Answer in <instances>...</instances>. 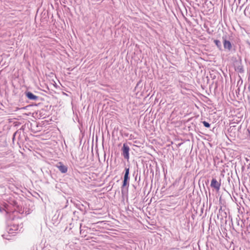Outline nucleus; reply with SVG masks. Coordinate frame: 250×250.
<instances>
[{
  "instance_id": "423d86ee",
  "label": "nucleus",
  "mask_w": 250,
  "mask_h": 250,
  "mask_svg": "<svg viewBox=\"0 0 250 250\" xmlns=\"http://www.w3.org/2000/svg\"><path fill=\"white\" fill-rule=\"evenodd\" d=\"M25 95L29 100L35 101L38 100L39 98L38 96L33 94L32 93L29 91L25 92Z\"/></svg>"
},
{
  "instance_id": "f257e3e1",
  "label": "nucleus",
  "mask_w": 250,
  "mask_h": 250,
  "mask_svg": "<svg viewBox=\"0 0 250 250\" xmlns=\"http://www.w3.org/2000/svg\"><path fill=\"white\" fill-rule=\"evenodd\" d=\"M125 173L124 177L123 184L122 187V190H123V188L125 187L126 185H129V168L125 167Z\"/></svg>"
},
{
  "instance_id": "20e7f679",
  "label": "nucleus",
  "mask_w": 250,
  "mask_h": 250,
  "mask_svg": "<svg viewBox=\"0 0 250 250\" xmlns=\"http://www.w3.org/2000/svg\"><path fill=\"white\" fill-rule=\"evenodd\" d=\"M56 167L62 173H65L67 171V167L64 165L62 163H59Z\"/></svg>"
},
{
  "instance_id": "0eeeda50",
  "label": "nucleus",
  "mask_w": 250,
  "mask_h": 250,
  "mask_svg": "<svg viewBox=\"0 0 250 250\" xmlns=\"http://www.w3.org/2000/svg\"><path fill=\"white\" fill-rule=\"evenodd\" d=\"M214 42L215 44L217 46V47L219 49V50H222V43H221V42L218 40H214Z\"/></svg>"
},
{
  "instance_id": "1a4fd4ad",
  "label": "nucleus",
  "mask_w": 250,
  "mask_h": 250,
  "mask_svg": "<svg viewBox=\"0 0 250 250\" xmlns=\"http://www.w3.org/2000/svg\"><path fill=\"white\" fill-rule=\"evenodd\" d=\"M202 123H203V124L204 125L205 127H206L208 128V127H210V124H209L208 123V122H206V121H203Z\"/></svg>"
},
{
  "instance_id": "7ed1b4c3",
  "label": "nucleus",
  "mask_w": 250,
  "mask_h": 250,
  "mask_svg": "<svg viewBox=\"0 0 250 250\" xmlns=\"http://www.w3.org/2000/svg\"><path fill=\"white\" fill-rule=\"evenodd\" d=\"M123 150V155L125 159H129V147L126 144H124L122 148Z\"/></svg>"
},
{
  "instance_id": "39448f33",
  "label": "nucleus",
  "mask_w": 250,
  "mask_h": 250,
  "mask_svg": "<svg viewBox=\"0 0 250 250\" xmlns=\"http://www.w3.org/2000/svg\"><path fill=\"white\" fill-rule=\"evenodd\" d=\"M221 184L216 179L213 178L211 181L210 186L218 190L220 189Z\"/></svg>"
},
{
  "instance_id": "f03ea898",
  "label": "nucleus",
  "mask_w": 250,
  "mask_h": 250,
  "mask_svg": "<svg viewBox=\"0 0 250 250\" xmlns=\"http://www.w3.org/2000/svg\"><path fill=\"white\" fill-rule=\"evenodd\" d=\"M222 39L224 49L228 51H230L232 48V44L231 42L227 40L226 37H223Z\"/></svg>"
},
{
  "instance_id": "6e6552de",
  "label": "nucleus",
  "mask_w": 250,
  "mask_h": 250,
  "mask_svg": "<svg viewBox=\"0 0 250 250\" xmlns=\"http://www.w3.org/2000/svg\"><path fill=\"white\" fill-rule=\"evenodd\" d=\"M237 71L240 73H243L244 72V69L242 66H239L237 68Z\"/></svg>"
}]
</instances>
